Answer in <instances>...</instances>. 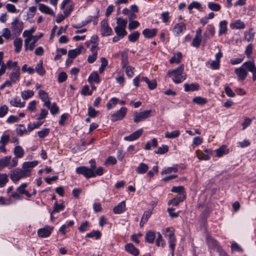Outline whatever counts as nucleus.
<instances>
[{
	"label": "nucleus",
	"mask_w": 256,
	"mask_h": 256,
	"mask_svg": "<svg viewBox=\"0 0 256 256\" xmlns=\"http://www.w3.org/2000/svg\"><path fill=\"white\" fill-rule=\"evenodd\" d=\"M104 168L102 166L98 167L95 172L92 171L89 167L84 166H78L76 168V172L77 174L83 176L86 179L101 176L104 174Z\"/></svg>",
	"instance_id": "nucleus-1"
},
{
	"label": "nucleus",
	"mask_w": 256,
	"mask_h": 256,
	"mask_svg": "<svg viewBox=\"0 0 256 256\" xmlns=\"http://www.w3.org/2000/svg\"><path fill=\"white\" fill-rule=\"evenodd\" d=\"M184 71V65L182 64L174 70L168 71V75L172 77V80L176 84L182 82L186 78V76H182Z\"/></svg>",
	"instance_id": "nucleus-2"
},
{
	"label": "nucleus",
	"mask_w": 256,
	"mask_h": 256,
	"mask_svg": "<svg viewBox=\"0 0 256 256\" xmlns=\"http://www.w3.org/2000/svg\"><path fill=\"white\" fill-rule=\"evenodd\" d=\"M252 66L250 64L249 61L244 62L242 66L236 68L234 70L235 73L238 76V80H244L248 76V72L249 71L252 73Z\"/></svg>",
	"instance_id": "nucleus-3"
},
{
	"label": "nucleus",
	"mask_w": 256,
	"mask_h": 256,
	"mask_svg": "<svg viewBox=\"0 0 256 256\" xmlns=\"http://www.w3.org/2000/svg\"><path fill=\"white\" fill-rule=\"evenodd\" d=\"M39 96L44 102V106L47 107L50 110V112H58V108L56 103H53L51 105L48 93L43 90H40L39 91Z\"/></svg>",
	"instance_id": "nucleus-4"
},
{
	"label": "nucleus",
	"mask_w": 256,
	"mask_h": 256,
	"mask_svg": "<svg viewBox=\"0 0 256 256\" xmlns=\"http://www.w3.org/2000/svg\"><path fill=\"white\" fill-rule=\"evenodd\" d=\"M54 229V226L46 225L38 230V236L42 238H48L51 235Z\"/></svg>",
	"instance_id": "nucleus-5"
},
{
	"label": "nucleus",
	"mask_w": 256,
	"mask_h": 256,
	"mask_svg": "<svg viewBox=\"0 0 256 256\" xmlns=\"http://www.w3.org/2000/svg\"><path fill=\"white\" fill-rule=\"evenodd\" d=\"M39 38H36L35 36H30L24 40V48L25 50H32L35 47V44Z\"/></svg>",
	"instance_id": "nucleus-6"
},
{
	"label": "nucleus",
	"mask_w": 256,
	"mask_h": 256,
	"mask_svg": "<svg viewBox=\"0 0 256 256\" xmlns=\"http://www.w3.org/2000/svg\"><path fill=\"white\" fill-rule=\"evenodd\" d=\"M100 32L103 36H110L112 32V29L109 26L108 20L104 19L100 22Z\"/></svg>",
	"instance_id": "nucleus-7"
},
{
	"label": "nucleus",
	"mask_w": 256,
	"mask_h": 256,
	"mask_svg": "<svg viewBox=\"0 0 256 256\" xmlns=\"http://www.w3.org/2000/svg\"><path fill=\"white\" fill-rule=\"evenodd\" d=\"M23 29V23L20 22L18 18H15L12 23V30L14 34H20Z\"/></svg>",
	"instance_id": "nucleus-8"
},
{
	"label": "nucleus",
	"mask_w": 256,
	"mask_h": 256,
	"mask_svg": "<svg viewBox=\"0 0 256 256\" xmlns=\"http://www.w3.org/2000/svg\"><path fill=\"white\" fill-rule=\"evenodd\" d=\"M206 242L208 246L212 249L216 248L218 250H220L218 242L211 236L208 235L206 237Z\"/></svg>",
	"instance_id": "nucleus-9"
},
{
	"label": "nucleus",
	"mask_w": 256,
	"mask_h": 256,
	"mask_svg": "<svg viewBox=\"0 0 256 256\" xmlns=\"http://www.w3.org/2000/svg\"><path fill=\"white\" fill-rule=\"evenodd\" d=\"M124 250L127 252L134 256L139 254V250L132 243L126 244L124 246Z\"/></svg>",
	"instance_id": "nucleus-10"
},
{
	"label": "nucleus",
	"mask_w": 256,
	"mask_h": 256,
	"mask_svg": "<svg viewBox=\"0 0 256 256\" xmlns=\"http://www.w3.org/2000/svg\"><path fill=\"white\" fill-rule=\"evenodd\" d=\"M143 130L142 129H139L130 135L124 136V140H127V141H133L136 139H138L142 134Z\"/></svg>",
	"instance_id": "nucleus-11"
},
{
	"label": "nucleus",
	"mask_w": 256,
	"mask_h": 256,
	"mask_svg": "<svg viewBox=\"0 0 256 256\" xmlns=\"http://www.w3.org/2000/svg\"><path fill=\"white\" fill-rule=\"evenodd\" d=\"M186 30V26L184 22L176 24L174 28L173 32L176 35L179 36Z\"/></svg>",
	"instance_id": "nucleus-12"
},
{
	"label": "nucleus",
	"mask_w": 256,
	"mask_h": 256,
	"mask_svg": "<svg viewBox=\"0 0 256 256\" xmlns=\"http://www.w3.org/2000/svg\"><path fill=\"white\" fill-rule=\"evenodd\" d=\"M126 210V202L124 201L120 202L113 208V212L115 214H120Z\"/></svg>",
	"instance_id": "nucleus-13"
},
{
	"label": "nucleus",
	"mask_w": 256,
	"mask_h": 256,
	"mask_svg": "<svg viewBox=\"0 0 256 256\" xmlns=\"http://www.w3.org/2000/svg\"><path fill=\"white\" fill-rule=\"evenodd\" d=\"M38 164V160H34L32 162H24L22 166V168L25 170H30V172L32 169L36 166Z\"/></svg>",
	"instance_id": "nucleus-14"
},
{
	"label": "nucleus",
	"mask_w": 256,
	"mask_h": 256,
	"mask_svg": "<svg viewBox=\"0 0 256 256\" xmlns=\"http://www.w3.org/2000/svg\"><path fill=\"white\" fill-rule=\"evenodd\" d=\"M216 156L218 157H221L224 154H226L229 152V150L226 145H222L219 148L215 150Z\"/></svg>",
	"instance_id": "nucleus-15"
},
{
	"label": "nucleus",
	"mask_w": 256,
	"mask_h": 256,
	"mask_svg": "<svg viewBox=\"0 0 256 256\" xmlns=\"http://www.w3.org/2000/svg\"><path fill=\"white\" fill-rule=\"evenodd\" d=\"M102 233L98 230H92L90 232L87 233L85 238H95L96 240H100L102 237Z\"/></svg>",
	"instance_id": "nucleus-16"
},
{
	"label": "nucleus",
	"mask_w": 256,
	"mask_h": 256,
	"mask_svg": "<svg viewBox=\"0 0 256 256\" xmlns=\"http://www.w3.org/2000/svg\"><path fill=\"white\" fill-rule=\"evenodd\" d=\"M156 202L154 201H152L149 204L148 207V210L146 212H145V221H146L150 216L154 208L156 206Z\"/></svg>",
	"instance_id": "nucleus-17"
},
{
	"label": "nucleus",
	"mask_w": 256,
	"mask_h": 256,
	"mask_svg": "<svg viewBox=\"0 0 256 256\" xmlns=\"http://www.w3.org/2000/svg\"><path fill=\"white\" fill-rule=\"evenodd\" d=\"M11 156H8L2 158H0V170L2 168L8 166L9 168V164L11 160Z\"/></svg>",
	"instance_id": "nucleus-18"
},
{
	"label": "nucleus",
	"mask_w": 256,
	"mask_h": 256,
	"mask_svg": "<svg viewBox=\"0 0 256 256\" xmlns=\"http://www.w3.org/2000/svg\"><path fill=\"white\" fill-rule=\"evenodd\" d=\"M245 26L244 22L240 20H235L230 24V28L232 29H244Z\"/></svg>",
	"instance_id": "nucleus-19"
},
{
	"label": "nucleus",
	"mask_w": 256,
	"mask_h": 256,
	"mask_svg": "<svg viewBox=\"0 0 256 256\" xmlns=\"http://www.w3.org/2000/svg\"><path fill=\"white\" fill-rule=\"evenodd\" d=\"M199 87V84L196 83L185 84H184V90L186 92L197 90H198Z\"/></svg>",
	"instance_id": "nucleus-20"
},
{
	"label": "nucleus",
	"mask_w": 256,
	"mask_h": 256,
	"mask_svg": "<svg viewBox=\"0 0 256 256\" xmlns=\"http://www.w3.org/2000/svg\"><path fill=\"white\" fill-rule=\"evenodd\" d=\"M38 6L39 10L42 12L52 16H54V11L46 5L42 4H40Z\"/></svg>",
	"instance_id": "nucleus-21"
},
{
	"label": "nucleus",
	"mask_w": 256,
	"mask_h": 256,
	"mask_svg": "<svg viewBox=\"0 0 256 256\" xmlns=\"http://www.w3.org/2000/svg\"><path fill=\"white\" fill-rule=\"evenodd\" d=\"M186 198V196H177L168 202V204H172L174 206H177L180 202H183Z\"/></svg>",
	"instance_id": "nucleus-22"
},
{
	"label": "nucleus",
	"mask_w": 256,
	"mask_h": 256,
	"mask_svg": "<svg viewBox=\"0 0 256 256\" xmlns=\"http://www.w3.org/2000/svg\"><path fill=\"white\" fill-rule=\"evenodd\" d=\"M178 164H174L172 166L165 168L160 172L162 175L170 174L171 172H178Z\"/></svg>",
	"instance_id": "nucleus-23"
},
{
	"label": "nucleus",
	"mask_w": 256,
	"mask_h": 256,
	"mask_svg": "<svg viewBox=\"0 0 256 256\" xmlns=\"http://www.w3.org/2000/svg\"><path fill=\"white\" fill-rule=\"evenodd\" d=\"M227 24L228 22L226 20H224L219 23V36L226 33L228 31Z\"/></svg>",
	"instance_id": "nucleus-24"
},
{
	"label": "nucleus",
	"mask_w": 256,
	"mask_h": 256,
	"mask_svg": "<svg viewBox=\"0 0 256 256\" xmlns=\"http://www.w3.org/2000/svg\"><path fill=\"white\" fill-rule=\"evenodd\" d=\"M25 116V113H19L18 116L10 115L6 120L8 124H13L18 122L20 118H24Z\"/></svg>",
	"instance_id": "nucleus-25"
},
{
	"label": "nucleus",
	"mask_w": 256,
	"mask_h": 256,
	"mask_svg": "<svg viewBox=\"0 0 256 256\" xmlns=\"http://www.w3.org/2000/svg\"><path fill=\"white\" fill-rule=\"evenodd\" d=\"M14 154L17 158H22L24 154V148L20 146H16L14 147Z\"/></svg>",
	"instance_id": "nucleus-26"
},
{
	"label": "nucleus",
	"mask_w": 256,
	"mask_h": 256,
	"mask_svg": "<svg viewBox=\"0 0 256 256\" xmlns=\"http://www.w3.org/2000/svg\"><path fill=\"white\" fill-rule=\"evenodd\" d=\"M171 192L179 194L178 196H184V195L186 196V192L184 190V188L183 186H174L172 188Z\"/></svg>",
	"instance_id": "nucleus-27"
},
{
	"label": "nucleus",
	"mask_w": 256,
	"mask_h": 256,
	"mask_svg": "<svg viewBox=\"0 0 256 256\" xmlns=\"http://www.w3.org/2000/svg\"><path fill=\"white\" fill-rule=\"evenodd\" d=\"M84 47L82 46H80L76 49L69 50L68 52V56L71 58H76L80 53L81 50Z\"/></svg>",
	"instance_id": "nucleus-28"
},
{
	"label": "nucleus",
	"mask_w": 256,
	"mask_h": 256,
	"mask_svg": "<svg viewBox=\"0 0 256 256\" xmlns=\"http://www.w3.org/2000/svg\"><path fill=\"white\" fill-rule=\"evenodd\" d=\"M90 226V222L87 220H85L82 222L80 226L78 228V230L80 232L83 233L88 230Z\"/></svg>",
	"instance_id": "nucleus-29"
},
{
	"label": "nucleus",
	"mask_w": 256,
	"mask_h": 256,
	"mask_svg": "<svg viewBox=\"0 0 256 256\" xmlns=\"http://www.w3.org/2000/svg\"><path fill=\"white\" fill-rule=\"evenodd\" d=\"M126 113H113L110 116L112 122H115L122 120L126 116Z\"/></svg>",
	"instance_id": "nucleus-30"
},
{
	"label": "nucleus",
	"mask_w": 256,
	"mask_h": 256,
	"mask_svg": "<svg viewBox=\"0 0 256 256\" xmlns=\"http://www.w3.org/2000/svg\"><path fill=\"white\" fill-rule=\"evenodd\" d=\"M156 238L155 232L153 231H148L146 233V235L145 236V239L149 243L154 242V240Z\"/></svg>",
	"instance_id": "nucleus-31"
},
{
	"label": "nucleus",
	"mask_w": 256,
	"mask_h": 256,
	"mask_svg": "<svg viewBox=\"0 0 256 256\" xmlns=\"http://www.w3.org/2000/svg\"><path fill=\"white\" fill-rule=\"evenodd\" d=\"M20 76V70H12L10 74V78L13 82H16L18 80Z\"/></svg>",
	"instance_id": "nucleus-32"
},
{
	"label": "nucleus",
	"mask_w": 256,
	"mask_h": 256,
	"mask_svg": "<svg viewBox=\"0 0 256 256\" xmlns=\"http://www.w3.org/2000/svg\"><path fill=\"white\" fill-rule=\"evenodd\" d=\"M158 32L156 28H145V37L148 38H152Z\"/></svg>",
	"instance_id": "nucleus-33"
},
{
	"label": "nucleus",
	"mask_w": 256,
	"mask_h": 256,
	"mask_svg": "<svg viewBox=\"0 0 256 256\" xmlns=\"http://www.w3.org/2000/svg\"><path fill=\"white\" fill-rule=\"evenodd\" d=\"M10 103L12 106L19 108L24 107L25 104V102H21L20 99L18 98H16L10 100Z\"/></svg>",
	"instance_id": "nucleus-34"
},
{
	"label": "nucleus",
	"mask_w": 256,
	"mask_h": 256,
	"mask_svg": "<svg viewBox=\"0 0 256 256\" xmlns=\"http://www.w3.org/2000/svg\"><path fill=\"white\" fill-rule=\"evenodd\" d=\"M88 81L90 82H94L96 83H99L100 82V78L98 72H94L92 73L88 77Z\"/></svg>",
	"instance_id": "nucleus-35"
},
{
	"label": "nucleus",
	"mask_w": 256,
	"mask_h": 256,
	"mask_svg": "<svg viewBox=\"0 0 256 256\" xmlns=\"http://www.w3.org/2000/svg\"><path fill=\"white\" fill-rule=\"evenodd\" d=\"M22 40L21 38H16L14 42V44L15 46V52H19L22 46Z\"/></svg>",
	"instance_id": "nucleus-36"
},
{
	"label": "nucleus",
	"mask_w": 256,
	"mask_h": 256,
	"mask_svg": "<svg viewBox=\"0 0 256 256\" xmlns=\"http://www.w3.org/2000/svg\"><path fill=\"white\" fill-rule=\"evenodd\" d=\"M158 146V140L156 138H153L151 141H148L145 144V150H149L152 147L156 148Z\"/></svg>",
	"instance_id": "nucleus-37"
},
{
	"label": "nucleus",
	"mask_w": 256,
	"mask_h": 256,
	"mask_svg": "<svg viewBox=\"0 0 256 256\" xmlns=\"http://www.w3.org/2000/svg\"><path fill=\"white\" fill-rule=\"evenodd\" d=\"M8 182L6 174H0V188L4 187Z\"/></svg>",
	"instance_id": "nucleus-38"
},
{
	"label": "nucleus",
	"mask_w": 256,
	"mask_h": 256,
	"mask_svg": "<svg viewBox=\"0 0 256 256\" xmlns=\"http://www.w3.org/2000/svg\"><path fill=\"white\" fill-rule=\"evenodd\" d=\"M180 134V132L178 130H174L172 132H166L165 137L168 138H174L178 137Z\"/></svg>",
	"instance_id": "nucleus-39"
},
{
	"label": "nucleus",
	"mask_w": 256,
	"mask_h": 256,
	"mask_svg": "<svg viewBox=\"0 0 256 256\" xmlns=\"http://www.w3.org/2000/svg\"><path fill=\"white\" fill-rule=\"evenodd\" d=\"M254 32H253L252 28L250 29L248 31L244 32V38L248 42L252 41L254 40Z\"/></svg>",
	"instance_id": "nucleus-40"
},
{
	"label": "nucleus",
	"mask_w": 256,
	"mask_h": 256,
	"mask_svg": "<svg viewBox=\"0 0 256 256\" xmlns=\"http://www.w3.org/2000/svg\"><path fill=\"white\" fill-rule=\"evenodd\" d=\"M114 31L116 34V35L120 36V38H123L127 34V32L126 31L125 28H124L115 27Z\"/></svg>",
	"instance_id": "nucleus-41"
},
{
	"label": "nucleus",
	"mask_w": 256,
	"mask_h": 256,
	"mask_svg": "<svg viewBox=\"0 0 256 256\" xmlns=\"http://www.w3.org/2000/svg\"><path fill=\"white\" fill-rule=\"evenodd\" d=\"M64 206L62 204H58L57 201H56L52 210V212H59L64 210Z\"/></svg>",
	"instance_id": "nucleus-42"
},
{
	"label": "nucleus",
	"mask_w": 256,
	"mask_h": 256,
	"mask_svg": "<svg viewBox=\"0 0 256 256\" xmlns=\"http://www.w3.org/2000/svg\"><path fill=\"white\" fill-rule=\"evenodd\" d=\"M34 92L32 90H27L21 92V96L24 100H27L33 96Z\"/></svg>",
	"instance_id": "nucleus-43"
},
{
	"label": "nucleus",
	"mask_w": 256,
	"mask_h": 256,
	"mask_svg": "<svg viewBox=\"0 0 256 256\" xmlns=\"http://www.w3.org/2000/svg\"><path fill=\"white\" fill-rule=\"evenodd\" d=\"M36 72L40 75H44L46 73V71L42 66V62L40 61L36 66Z\"/></svg>",
	"instance_id": "nucleus-44"
},
{
	"label": "nucleus",
	"mask_w": 256,
	"mask_h": 256,
	"mask_svg": "<svg viewBox=\"0 0 256 256\" xmlns=\"http://www.w3.org/2000/svg\"><path fill=\"white\" fill-rule=\"evenodd\" d=\"M145 82L148 84L150 90H154L156 87V80H150L148 78L145 77Z\"/></svg>",
	"instance_id": "nucleus-45"
},
{
	"label": "nucleus",
	"mask_w": 256,
	"mask_h": 256,
	"mask_svg": "<svg viewBox=\"0 0 256 256\" xmlns=\"http://www.w3.org/2000/svg\"><path fill=\"white\" fill-rule=\"evenodd\" d=\"M208 8L212 10L218 12L220 9V6L218 4L210 2L208 4Z\"/></svg>",
	"instance_id": "nucleus-46"
},
{
	"label": "nucleus",
	"mask_w": 256,
	"mask_h": 256,
	"mask_svg": "<svg viewBox=\"0 0 256 256\" xmlns=\"http://www.w3.org/2000/svg\"><path fill=\"white\" fill-rule=\"evenodd\" d=\"M182 58V53L180 52H178L176 54V56H174L170 59V64H173L174 62L178 64L180 62Z\"/></svg>",
	"instance_id": "nucleus-47"
},
{
	"label": "nucleus",
	"mask_w": 256,
	"mask_h": 256,
	"mask_svg": "<svg viewBox=\"0 0 256 256\" xmlns=\"http://www.w3.org/2000/svg\"><path fill=\"white\" fill-rule=\"evenodd\" d=\"M50 130L48 128H44L38 132V135L40 138H44L50 134Z\"/></svg>",
	"instance_id": "nucleus-48"
},
{
	"label": "nucleus",
	"mask_w": 256,
	"mask_h": 256,
	"mask_svg": "<svg viewBox=\"0 0 256 256\" xmlns=\"http://www.w3.org/2000/svg\"><path fill=\"white\" fill-rule=\"evenodd\" d=\"M196 153L198 158L200 160H208L210 159V156L208 154H204L202 152H200L198 150H196Z\"/></svg>",
	"instance_id": "nucleus-49"
},
{
	"label": "nucleus",
	"mask_w": 256,
	"mask_h": 256,
	"mask_svg": "<svg viewBox=\"0 0 256 256\" xmlns=\"http://www.w3.org/2000/svg\"><path fill=\"white\" fill-rule=\"evenodd\" d=\"M90 50L92 52V55H90L88 57V61L90 63L92 64L96 60V58H97L98 52H97L96 50H91L90 49Z\"/></svg>",
	"instance_id": "nucleus-50"
},
{
	"label": "nucleus",
	"mask_w": 256,
	"mask_h": 256,
	"mask_svg": "<svg viewBox=\"0 0 256 256\" xmlns=\"http://www.w3.org/2000/svg\"><path fill=\"white\" fill-rule=\"evenodd\" d=\"M168 150V147L167 145L163 144L162 146L158 148L157 150H155V153L162 154L166 153Z\"/></svg>",
	"instance_id": "nucleus-51"
},
{
	"label": "nucleus",
	"mask_w": 256,
	"mask_h": 256,
	"mask_svg": "<svg viewBox=\"0 0 256 256\" xmlns=\"http://www.w3.org/2000/svg\"><path fill=\"white\" fill-rule=\"evenodd\" d=\"M18 172L20 174V176H19L18 178L28 177L31 174V172L30 170H25L22 168L21 170H20Z\"/></svg>",
	"instance_id": "nucleus-52"
},
{
	"label": "nucleus",
	"mask_w": 256,
	"mask_h": 256,
	"mask_svg": "<svg viewBox=\"0 0 256 256\" xmlns=\"http://www.w3.org/2000/svg\"><path fill=\"white\" fill-rule=\"evenodd\" d=\"M20 127L16 128V134L22 136L24 134L27 133V130L24 124H20Z\"/></svg>",
	"instance_id": "nucleus-53"
},
{
	"label": "nucleus",
	"mask_w": 256,
	"mask_h": 256,
	"mask_svg": "<svg viewBox=\"0 0 256 256\" xmlns=\"http://www.w3.org/2000/svg\"><path fill=\"white\" fill-rule=\"evenodd\" d=\"M116 23L118 26L116 27L126 28L127 24V20L119 18L117 19Z\"/></svg>",
	"instance_id": "nucleus-54"
},
{
	"label": "nucleus",
	"mask_w": 256,
	"mask_h": 256,
	"mask_svg": "<svg viewBox=\"0 0 256 256\" xmlns=\"http://www.w3.org/2000/svg\"><path fill=\"white\" fill-rule=\"evenodd\" d=\"M10 140V136L8 134H3L0 140V144L6 145Z\"/></svg>",
	"instance_id": "nucleus-55"
},
{
	"label": "nucleus",
	"mask_w": 256,
	"mask_h": 256,
	"mask_svg": "<svg viewBox=\"0 0 256 256\" xmlns=\"http://www.w3.org/2000/svg\"><path fill=\"white\" fill-rule=\"evenodd\" d=\"M69 115L68 114L64 113L60 116V118L58 121L60 126H62L66 124V121L68 119Z\"/></svg>",
	"instance_id": "nucleus-56"
},
{
	"label": "nucleus",
	"mask_w": 256,
	"mask_h": 256,
	"mask_svg": "<svg viewBox=\"0 0 256 256\" xmlns=\"http://www.w3.org/2000/svg\"><path fill=\"white\" fill-rule=\"evenodd\" d=\"M140 34L138 32H134L128 36V40L130 42H134L136 41L138 38Z\"/></svg>",
	"instance_id": "nucleus-57"
},
{
	"label": "nucleus",
	"mask_w": 256,
	"mask_h": 256,
	"mask_svg": "<svg viewBox=\"0 0 256 256\" xmlns=\"http://www.w3.org/2000/svg\"><path fill=\"white\" fill-rule=\"evenodd\" d=\"M28 184L27 182H24L22 184L16 188V191L20 194H22L24 191L26 190V188L28 186Z\"/></svg>",
	"instance_id": "nucleus-58"
},
{
	"label": "nucleus",
	"mask_w": 256,
	"mask_h": 256,
	"mask_svg": "<svg viewBox=\"0 0 256 256\" xmlns=\"http://www.w3.org/2000/svg\"><path fill=\"white\" fill-rule=\"evenodd\" d=\"M202 40V38L200 36H195L192 42V46L196 48L199 47Z\"/></svg>",
	"instance_id": "nucleus-59"
},
{
	"label": "nucleus",
	"mask_w": 256,
	"mask_h": 256,
	"mask_svg": "<svg viewBox=\"0 0 256 256\" xmlns=\"http://www.w3.org/2000/svg\"><path fill=\"white\" fill-rule=\"evenodd\" d=\"M98 37L96 35L92 36L90 38V42L92 44V46L91 50H96L98 44Z\"/></svg>",
	"instance_id": "nucleus-60"
},
{
	"label": "nucleus",
	"mask_w": 256,
	"mask_h": 256,
	"mask_svg": "<svg viewBox=\"0 0 256 256\" xmlns=\"http://www.w3.org/2000/svg\"><path fill=\"white\" fill-rule=\"evenodd\" d=\"M202 141L203 140L202 138H200V136H196L192 140V146L194 147L198 146L202 144Z\"/></svg>",
	"instance_id": "nucleus-61"
},
{
	"label": "nucleus",
	"mask_w": 256,
	"mask_h": 256,
	"mask_svg": "<svg viewBox=\"0 0 256 256\" xmlns=\"http://www.w3.org/2000/svg\"><path fill=\"white\" fill-rule=\"evenodd\" d=\"M128 56L126 54L122 52V68H126L128 66Z\"/></svg>",
	"instance_id": "nucleus-62"
},
{
	"label": "nucleus",
	"mask_w": 256,
	"mask_h": 256,
	"mask_svg": "<svg viewBox=\"0 0 256 256\" xmlns=\"http://www.w3.org/2000/svg\"><path fill=\"white\" fill-rule=\"evenodd\" d=\"M193 102L198 104H203L206 103V100L204 98L197 96L193 98Z\"/></svg>",
	"instance_id": "nucleus-63"
},
{
	"label": "nucleus",
	"mask_w": 256,
	"mask_h": 256,
	"mask_svg": "<svg viewBox=\"0 0 256 256\" xmlns=\"http://www.w3.org/2000/svg\"><path fill=\"white\" fill-rule=\"evenodd\" d=\"M249 62L250 64L252 66V80L255 81L256 80V66L254 60H249Z\"/></svg>",
	"instance_id": "nucleus-64"
}]
</instances>
